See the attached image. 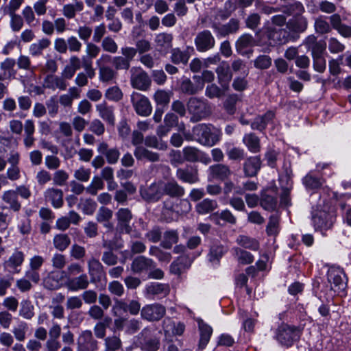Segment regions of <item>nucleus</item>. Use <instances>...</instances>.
<instances>
[{"instance_id":"473e14b6","label":"nucleus","mask_w":351,"mask_h":351,"mask_svg":"<svg viewBox=\"0 0 351 351\" xmlns=\"http://www.w3.org/2000/svg\"><path fill=\"white\" fill-rule=\"evenodd\" d=\"M164 330L165 333L171 332L173 335L180 336L185 330V326L183 323H176L170 319L164 321Z\"/></svg>"},{"instance_id":"864d4df0","label":"nucleus","mask_w":351,"mask_h":351,"mask_svg":"<svg viewBox=\"0 0 351 351\" xmlns=\"http://www.w3.org/2000/svg\"><path fill=\"white\" fill-rule=\"evenodd\" d=\"M24 261V254L20 251H15L6 261L5 264L8 267L16 269L20 266Z\"/></svg>"},{"instance_id":"c85d7f7f","label":"nucleus","mask_w":351,"mask_h":351,"mask_svg":"<svg viewBox=\"0 0 351 351\" xmlns=\"http://www.w3.org/2000/svg\"><path fill=\"white\" fill-rule=\"evenodd\" d=\"M147 294L152 295L166 296L169 294L170 289L168 285L158 282H152L146 286Z\"/></svg>"},{"instance_id":"2eb2a0df","label":"nucleus","mask_w":351,"mask_h":351,"mask_svg":"<svg viewBox=\"0 0 351 351\" xmlns=\"http://www.w3.org/2000/svg\"><path fill=\"white\" fill-rule=\"evenodd\" d=\"M95 108L101 119L110 125H113L114 124L115 117L112 106H108L106 102L104 101L97 104Z\"/></svg>"},{"instance_id":"1a4fd4ad","label":"nucleus","mask_w":351,"mask_h":351,"mask_svg":"<svg viewBox=\"0 0 351 351\" xmlns=\"http://www.w3.org/2000/svg\"><path fill=\"white\" fill-rule=\"evenodd\" d=\"M194 43L198 51L206 52L215 47V39L210 31L203 30L197 34Z\"/></svg>"},{"instance_id":"0e129e2a","label":"nucleus","mask_w":351,"mask_h":351,"mask_svg":"<svg viewBox=\"0 0 351 351\" xmlns=\"http://www.w3.org/2000/svg\"><path fill=\"white\" fill-rule=\"evenodd\" d=\"M180 89L182 93L188 95H195L198 93L193 82L186 77L182 79L180 84Z\"/></svg>"},{"instance_id":"f257e3e1","label":"nucleus","mask_w":351,"mask_h":351,"mask_svg":"<svg viewBox=\"0 0 351 351\" xmlns=\"http://www.w3.org/2000/svg\"><path fill=\"white\" fill-rule=\"evenodd\" d=\"M193 133L197 137V142L204 146L213 147L217 144L221 132L212 125L198 124L193 128Z\"/></svg>"},{"instance_id":"2f4dec72","label":"nucleus","mask_w":351,"mask_h":351,"mask_svg":"<svg viewBox=\"0 0 351 351\" xmlns=\"http://www.w3.org/2000/svg\"><path fill=\"white\" fill-rule=\"evenodd\" d=\"M99 69V80L101 82H110L116 79L117 73L109 66L102 65Z\"/></svg>"},{"instance_id":"6e6552de","label":"nucleus","mask_w":351,"mask_h":351,"mask_svg":"<svg viewBox=\"0 0 351 351\" xmlns=\"http://www.w3.org/2000/svg\"><path fill=\"white\" fill-rule=\"evenodd\" d=\"M165 313V307L158 303L145 305L141 311V317L149 322L158 321Z\"/></svg>"},{"instance_id":"9b49d317","label":"nucleus","mask_w":351,"mask_h":351,"mask_svg":"<svg viewBox=\"0 0 351 351\" xmlns=\"http://www.w3.org/2000/svg\"><path fill=\"white\" fill-rule=\"evenodd\" d=\"M162 186L163 181L154 182L147 189L141 191V195L147 201H158L164 195Z\"/></svg>"},{"instance_id":"6e6d98bb","label":"nucleus","mask_w":351,"mask_h":351,"mask_svg":"<svg viewBox=\"0 0 351 351\" xmlns=\"http://www.w3.org/2000/svg\"><path fill=\"white\" fill-rule=\"evenodd\" d=\"M201 150L195 147L186 146L183 148L182 153L186 160L196 162L198 160V156Z\"/></svg>"},{"instance_id":"cd10ccee","label":"nucleus","mask_w":351,"mask_h":351,"mask_svg":"<svg viewBox=\"0 0 351 351\" xmlns=\"http://www.w3.org/2000/svg\"><path fill=\"white\" fill-rule=\"evenodd\" d=\"M210 219L217 224L220 223V220H223L230 224H235L237 223L236 217L228 209H224L220 212H216L212 214Z\"/></svg>"},{"instance_id":"338daca9","label":"nucleus","mask_w":351,"mask_h":351,"mask_svg":"<svg viewBox=\"0 0 351 351\" xmlns=\"http://www.w3.org/2000/svg\"><path fill=\"white\" fill-rule=\"evenodd\" d=\"M102 49L107 52L115 53L118 50L116 42L110 36L105 37L101 43Z\"/></svg>"},{"instance_id":"7ed1b4c3","label":"nucleus","mask_w":351,"mask_h":351,"mask_svg":"<svg viewBox=\"0 0 351 351\" xmlns=\"http://www.w3.org/2000/svg\"><path fill=\"white\" fill-rule=\"evenodd\" d=\"M328 282L330 285V289L336 294L343 293L346 285L347 279L343 270L339 267H330L327 273Z\"/></svg>"},{"instance_id":"a211bd4d","label":"nucleus","mask_w":351,"mask_h":351,"mask_svg":"<svg viewBox=\"0 0 351 351\" xmlns=\"http://www.w3.org/2000/svg\"><path fill=\"white\" fill-rule=\"evenodd\" d=\"M194 52V48L191 46L186 47L184 51H181L179 48L173 49L171 51V59L175 64H186Z\"/></svg>"},{"instance_id":"a19ab883","label":"nucleus","mask_w":351,"mask_h":351,"mask_svg":"<svg viewBox=\"0 0 351 351\" xmlns=\"http://www.w3.org/2000/svg\"><path fill=\"white\" fill-rule=\"evenodd\" d=\"M288 25L294 32H303L307 28L308 22L304 16H295L289 22Z\"/></svg>"},{"instance_id":"412c9836","label":"nucleus","mask_w":351,"mask_h":351,"mask_svg":"<svg viewBox=\"0 0 351 351\" xmlns=\"http://www.w3.org/2000/svg\"><path fill=\"white\" fill-rule=\"evenodd\" d=\"M261 167V160L259 156H252L247 158L243 169L247 176H255Z\"/></svg>"},{"instance_id":"423d86ee","label":"nucleus","mask_w":351,"mask_h":351,"mask_svg":"<svg viewBox=\"0 0 351 351\" xmlns=\"http://www.w3.org/2000/svg\"><path fill=\"white\" fill-rule=\"evenodd\" d=\"M131 102L138 115L148 117L151 114L152 106L149 99L145 95L134 92L131 95Z\"/></svg>"},{"instance_id":"72a5a7b5","label":"nucleus","mask_w":351,"mask_h":351,"mask_svg":"<svg viewBox=\"0 0 351 351\" xmlns=\"http://www.w3.org/2000/svg\"><path fill=\"white\" fill-rule=\"evenodd\" d=\"M84 9L82 1H76L75 3L65 4L62 8L63 15L70 19L75 16L76 12H81Z\"/></svg>"},{"instance_id":"8fccbe9b","label":"nucleus","mask_w":351,"mask_h":351,"mask_svg":"<svg viewBox=\"0 0 351 351\" xmlns=\"http://www.w3.org/2000/svg\"><path fill=\"white\" fill-rule=\"evenodd\" d=\"M145 145L147 147L158 149L160 150H165L167 148V144L158 139L156 136H147L145 138Z\"/></svg>"},{"instance_id":"c756f323","label":"nucleus","mask_w":351,"mask_h":351,"mask_svg":"<svg viewBox=\"0 0 351 351\" xmlns=\"http://www.w3.org/2000/svg\"><path fill=\"white\" fill-rule=\"evenodd\" d=\"M134 155L137 160L146 159L151 162L159 160L158 154L149 151L142 146H138L134 151Z\"/></svg>"},{"instance_id":"49530a36","label":"nucleus","mask_w":351,"mask_h":351,"mask_svg":"<svg viewBox=\"0 0 351 351\" xmlns=\"http://www.w3.org/2000/svg\"><path fill=\"white\" fill-rule=\"evenodd\" d=\"M97 206L96 202L90 198L81 199L79 204V207L82 209V212L88 215H93Z\"/></svg>"},{"instance_id":"dca6fc26","label":"nucleus","mask_w":351,"mask_h":351,"mask_svg":"<svg viewBox=\"0 0 351 351\" xmlns=\"http://www.w3.org/2000/svg\"><path fill=\"white\" fill-rule=\"evenodd\" d=\"M176 176L180 180L189 184L195 183L199 180L197 170L193 167L178 169Z\"/></svg>"},{"instance_id":"ea45409f","label":"nucleus","mask_w":351,"mask_h":351,"mask_svg":"<svg viewBox=\"0 0 351 351\" xmlns=\"http://www.w3.org/2000/svg\"><path fill=\"white\" fill-rule=\"evenodd\" d=\"M27 330L28 324L23 321H19L16 325L12 328V332L17 341H23L26 339Z\"/></svg>"},{"instance_id":"4d7b16f0","label":"nucleus","mask_w":351,"mask_h":351,"mask_svg":"<svg viewBox=\"0 0 351 351\" xmlns=\"http://www.w3.org/2000/svg\"><path fill=\"white\" fill-rule=\"evenodd\" d=\"M266 231L269 235H276L278 233L279 217L277 214L273 215L269 217Z\"/></svg>"},{"instance_id":"c03bdc74","label":"nucleus","mask_w":351,"mask_h":351,"mask_svg":"<svg viewBox=\"0 0 351 351\" xmlns=\"http://www.w3.org/2000/svg\"><path fill=\"white\" fill-rule=\"evenodd\" d=\"M104 182L102 179L95 176H94L90 183L86 187V192L91 195H96L99 191L104 189Z\"/></svg>"},{"instance_id":"ddd939ff","label":"nucleus","mask_w":351,"mask_h":351,"mask_svg":"<svg viewBox=\"0 0 351 351\" xmlns=\"http://www.w3.org/2000/svg\"><path fill=\"white\" fill-rule=\"evenodd\" d=\"M218 82L223 90L228 89L229 82H230L232 75L230 69L229 64L226 62H223L216 69Z\"/></svg>"},{"instance_id":"de8ad7c7","label":"nucleus","mask_w":351,"mask_h":351,"mask_svg":"<svg viewBox=\"0 0 351 351\" xmlns=\"http://www.w3.org/2000/svg\"><path fill=\"white\" fill-rule=\"evenodd\" d=\"M225 252L224 247L221 245L212 246L208 255L209 261L213 264L218 263Z\"/></svg>"},{"instance_id":"13d9d810","label":"nucleus","mask_w":351,"mask_h":351,"mask_svg":"<svg viewBox=\"0 0 351 351\" xmlns=\"http://www.w3.org/2000/svg\"><path fill=\"white\" fill-rule=\"evenodd\" d=\"M105 97L110 101H119L123 97V93L118 86H112L106 90Z\"/></svg>"},{"instance_id":"4c0bfd02","label":"nucleus","mask_w":351,"mask_h":351,"mask_svg":"<svg viewBox=\"0 0 351 351\" xmlns=\"http://www.w3.org/2000/svg\"><path fill=\"white\" fill-rule=\"evenodd\" d=\"M60 277L58 271H51L44 279L43 284L45 288L49 290L57 289L60 287Z\"/></svg>"},{"instance_id":"0eeeda50","label":"nucleus","mask_w":351,"mask_h":351,"mask_svg":"<svg viewBox=\"0 0 351 351\" xmlns=\"http://www.w3.org/2000/svg\"><path fill=\"white\" fill-rule=\"evenodd\" d=\"M131 72V85L140 90H146L151 84V80L147 73L141 67H132Z\"/></svg>"},{"instance_id":"b1692460","label":"nucleus","mask_w":351,"mask_h":351,"mask_svg":"<svg viewBox=\"0 0 351 351\" xmlns=\"http://www.w3.org/2000/svg\"><path fill=\"white\" fill-rule=\"evenodd\" d=\"M164 195L171 197H181L184 193V189L175 180L163 181Z\"/></svg>"},{"instance_id":"e433bc0d","label":"nucleus","mask_w":351,"mask_h":351,"mask_svg":"<svg viewBox=\"0 0 351 351\" xmlns=\"http://www.w3.org/2000/svg\"><path fill=\"white\" fill-rule=\"evenodd\" d=\"M209 169L214 178L220 180H224L228 178L231 174L228 167L221 164L211 166Z\"/></svg>"},{"instance_id":"4be33fe9","label":"nucleus","mask_w":351,"mask_h":351,"mask_svg":"<svg viewBox=\"0 0 351 351\" xmlns=\"http://www.w3.org/2000/svg\"><path fill=\"white\" fill-rule=\"evenodd\" d=\"M2 200L8 204L9 208L14 212H18L21 208V203L18 199L17 193L14 190L4 191L2 195Z\"/></svg>"},{"instance_id":"aec40b11","label":"nucleus","mask_w":351,"mask_h":351,"mask_svg":"<svg viewBox=\"0 0 351 351\" xmlns=\"http://www.w3.org/2000/svg\"><path fill=\"white\" fill-rule=\"evenodd\" d=\"M44 86L52 90L58 88L64 90L67 87V83L61 76L49 74L44 80Z\"/></svg>"},{"instance_id":"e2e57ef3","label":"nucleus","mask_w":351,"mask_h":351,"mask_svg":"<svg viewBox=\"0 0 351 351\" xmlns=\"http://www.w3.org/2000/svg\"><path fill=\"white\" fill-rule=\"evenodd\" d=\"M314 27L316 32L321 34H326L330 30V25L323 16H319L315 19Z\"/></svg>"},{"instance_id":"3c124183","label":"nucleus","mask_w":351,"mask_h":351,"mask_svg":"<svg viewBox=\"0 0 351 351\" xmlns=\"http://www.w3.org/2000/svg\"><path fill=\"white\" fill-rule=\"evenodd\" d=\"M112 217V212L108 208L101 207L97 214V220L99 222H105L104 226L107 228H112V225L108 221Z\"/></svg>"},{"instance_id":"69168bd1","label":"nucleus","mask_w":351,"mask_h":351,"mask_svg":"<svg viewBox=\"0 0 351 351\" xmlns=\"http://www.w3.org/2000/svg\"><path fill=\"white\" fill-rule=\"evenodd\" d=\"M90 173L91 171L90 169L80 167L74 171L73 176L76 180L80 182H86L90 178Z\"/></svg>"},{"instance_id":"774afa93","label":"nucleus","mask_w":351,"mask_h":351,"mask_svg":"<svg viewBox=\"0 0 351 351\" xmlns=\"http://www.w3.org/2000/svg\"><path fill=\"white\" fill-rule=\"evenodd\" d=\"M106 350L105 351H117L121 345V341L117 337H108L105 340Z\"/></svg>"},{"instance_id":"f03ea898","label":"nucleus","mask_w":351,"mask_h":351,"mask_svg":"<svg viewBox=\"0 0 351 351\" xmlns=\"http://www.w3.org/2000/svg\"><path fill=\"white\" fill-rule=\"evenodd\" d=\"M187 110L191 114V121L198 122L205 119L210 114V108L206 100L198 97H191L187 101Z\"/></svg>"},{"instance_id":"9d476101","label":"nucleus","mask_w":351,"mask_h":351,"mask_svg":"<svg viewBox=\"0 0 351 351\" xmlns=\"http://www.w3.org/2000/svg\"><path fill=\"white\" fill-rule=\"evenodd\" d=\"M77 351H96L97 341L93 338L92 332L86 330L80 335L77 341Z\"/></svg>"},{"instance_id":"f704fd0d","label":"nucleus","mask_w":351,"mask_h":351,"mask_svg":"<svg viewBox=\"0 0 351 351\" xmlns=\"http://www.w3.org/2000/svg\"><path fill=\"white\" fill-rule=\"evenodd\" d=\"M243 141L250 152L257 153L260 152L259 138L254 134L250 133L243 136Z\"/></svg>"},{"instance_id":"393cba45","label":"nucleus","mask_w":351,"mask_h":351,"mask_svg":"<svg viewBox=\"0 0 351 351\" xmlns=\"http://www.w3.org/2000/svg\"><path fill=\"white\" fill-rule=\"evenodd\" d=\"M231 252L239 264L249 265L254 261V256L250 252L239 247H232Z\"/></svg>"},{"instance_id":"f8f14e48","label":"nucleus","mask_w":351,"mask_h":351,"mask_svg":"<svg viewBox=\"0 0 351 351\" xmlns=\"http://www.w3.org/2000/svg\"><path fill=\"white\" fill-rule=\"evenodd\" d=\"M88 277L84 273L77 277H69L65 282V286L68 290L73 292L84 290L88 288Z\"/></svg>"},{"instance_id":"a878e982","label":"nucleus","mask_w":351,"mask_h":351,"mask_svg":"<svg viewBox=\"0 0 351 351\" xmlns=\"http://www.w3.org/2000/svg\"><path fill=\"white\" fill-rule=\"evenodd\" d=\"M217 207L216 200L206 198L196 204L195 210L199 215H204L212 213Z\"/></svg>"},{"instance_id":"5fc2aeb1","label":"nucleus","mask_w":351,"mask_h":351,"mask_svg":"<svg viewBox=\"0 0 351 351\" xmlns=\"http://www.w3.org/2000/svg\"><path fill=\"white\" fill-rule=\"evenodd\" d=\"M171 95L170 91L158 90L154 95V99L158 105L166 106L169 103Z\"/></svg>"},{"instance_id":"a18cd8bd","label":"nucleus","mask_w":351,"mask_h":351,"mask_svg":"<svg viewBox=\"0 0 351 351\" xmlns=\"http://www.w3.org/2000/svg\"><path fill=\"white\" fill-rule=\"evenodd\" d=\"M173 36L171 34L160 33L156 36L154 41L158 47L169 49L172 46Z\"/></svg>"},{"instance_id":"7c9ffc66","label":"nucleus","mask_w":351,"mask_h":351,"mask_svg":"<svg viewBox=\"0 0 351 351\" xmlns=\"http://www.w3.org/2000/svg\"><path fill=\"white\" fill-rule=\"evenodd\" d=\"M254 45V40L253 37L250 34H243L236 42V49L239 53L244 55L247 49Z\"/></svg>"},{"instance_id":"5701e85b","label":"nucleus","mask_w":351,"mask_h":351,"mask_svg":"<svg viewBox=\"0 0 351 351\" xmlns=\"http://www.w3.org/2000/svg\"><path fill=\"white\" fill-rule=\"evenodd\" d=\"M197 322L200 332L199 346L201 349H204L210 339L213 333V328L201 319H198Z\"/></svg>"},{"instance_id":"79ce46f5","label":"nucleus","mask_w":351,"mask_h":351,"mask_svg":"<svg viewBox=\"0 0 351 351\" xmlns=\"http://www.w3.org/2000/svg\"><path fill=\"white\" fill-rule=\"evenodd\" d=\"M212 27L217 29L221 35L226 36L237 31L239 29V22L235 19H231L228 23L222 25L221 27H217L216 24H213Z\"/></svg>"},{"instance_id":"c9c22d12","label":"nucleus","mask_w":351,"mask_h":351,"mask_svg":"<svg viewBox=\"0 0 351 351\" xmlns=\"http://www.w3.org/2000/svg\"><path fill=\"white\" fill-rule=\"evenodd\" d=\"M236 242L239 245L251 250L256 251L259 248L258 241L247 236L239 235Z\"/></svg>"},{"instance_id":"39448f33","label":"nucleus","mask_w":351,"mask_h":351,"mask_svg":"<svg viewBox=\"0 0 351 351\" xmlns=\"http://www.w3.org/2000/svg\"><path fill=\"white\" fill-rule=\"evenodd\" d=\"M299 337V330L287 324L280 326L275 334V339L281 344L291 346Z\"/></svg>"},{"instance_id":"052dcab7","label":"nucleus","mask_w":351,"mask_h":351,"mask_svg":"<svg viewBox=\"0 0 351 351\" xmlns=\"http://www.w3.org/2000/svg\"><path fill=\"white\" fill-rule=\"evenodd\" d=\"M187 261V258L185 256H180L176 261H173L170 267V271L172 274L179 275L182 273L183 269L186 267L185 263Z\"/></svg>"},{"instance_id":"603ef678","label":"nucleus","mask_w":351,"mask_h":351,"mask_svg":"<svg viewBox=\"0 0 351 351\" xmlns=\"http://www.w3.org/2000/svg\"><path fill=\"white\" fill-rule=\"evenodd\" d=\"M53 243L57 250L64 251L69 245L71 240L66 234H60L54 237Z\"/></svg>"},{"instance_id":"58836bf2","label":"nucleus","mask_w":351,"mask_h":351,"mask_svg":"<svg viewBox=\"0 0 351 351\" xmlns=\"http://www.w3.org/2000/svg\"><path fill=\"white\" fill-rule=\"evenodd\" d=\"M51 44V42L47 38H42L38 41L32 43L29 48V53L32 56H38L42 54L43 51L47 48Z\"/></svg>"},{"instance_id":"bf43d9fd","label":"nucleus","mask_w":351,"mask_h":351,"mask_svg":"<svg viewBox=\"0 0 351 351\" xmlns=\"http://www.w3.org/2000/svg\"><path fill=\"white\" fill-rule=\"evenodd\" d=\"M261 206L267 210H274L277 206V199L276 197L264 195L261 199Z\"/></svg>"},{"instance_id":"680f3d73","label":"nucleus","mask_w":351,"mask_h":351,"mask_svg":"<svg viewBox=\"0 0 351 351\" xmlns=\"http://www.w3.org/2000/svg\"><path fill=\"white\" fill-rule=\"evenodd\" d=\"M226 90L223 88H220L215 84H211L208 85L206 88L205 95L210 99L217 97H221Z\"/></svg>"},{"instance_id":"37998d69","label":"nucleus","mask_w":351,"mask_h":351,"mask_svg":"<svg viewBox=\"0 0 351 351\" xmlns=\"http://www.w3.org/2000/svg\"><path fill=\"white\" fill-rule=\"evenodd\" d=\"M34 307L29 300H25L20 304L19 315L25 319H31L34 316Z\"/></svg>"},{"instance_id":"20e7f679","label":"nucleus","mask_w":351,"mask_h":351,"mask_svg":"<svg viewBox=\"0 0 351 351\" xmlns=\"http://www.w3.org/2000/svg\"><path fill=\"white\" fill-rule=\"evenodd\" d=\"M117 218V230L121 233H126L134 237H139L140 233L133 232L130 226L132 214L128 208H121L116 213Z\"/></svg>"},{"instance_id":"6ab92c4d","label":"nucleus","mask_w":351,"mask_h":351,"mask_svg":"<svg viewBox=\"0 0 351 351\" xmlns=\"http://www.w3.org/2000/svg\"><path fill=\"white\" fill-rule=\"evenodd\" d=\"M313 223L316 229L329 228L332 224V216L324 211H319L313 215Z\"/></svg>"},{"instance_id":"4468645a","label":"nucleus","mask_w":351,"mask_h":351,"mask_svg":"<svg viewBox=\"0 0 351 351\" xmlns=\"http://www.w3.org/2000/svg\"><path fill=\"white\" fill-rule=\"evenodd\" d=\"M44 196L47 202H50L56 208H59L63 205V192L61 189L53 187L47 189Z\"/></svg>"},{"instance_id":"f3484780","label":"nucleus","mask_w":351,"mask_h":351,"mask_svg":"<svg viewBox=\"0 0 351 351\" xmlns=\"http://www.w3.org/2000/svg\"><path fill=\"white\" fill-rule=\"evenodd\" d=\"M154 267V262L152 259L143 256H138L134 259L131 265V269L134 273L139 274L147 271Z\"/></svg>"},{"instance_id":"09e8293b","label":"nucleus","mask_w":351,"mask_h":351,"mask_svg":"<svg viewBox=\"0 0 351 351\" xmlns=\"http://www.w3.org/2000/svg\"><path fill=\"white\" fill-rule=\"evenodd\" d=\"M178 240V234L176 230L166 231L163 236L162 246L165 248L169 249L173 244L176 243Z\"/></svg>"},{"instance_id":"bb28decb","label":"nucleus","mask_w":351,"mask_h":351,"mask_svg":"<svg viewBox=\"0 0 351 351\" xmlns=\"http://www.w3.org/2000/svg\"><path fill=\"white\" fill-rule=\"evenodd\" d=\"M274 118V113L272 111H268L263 115L256 117L251 123V128L252 130L263 131Z\"/></svg>"}]
</instances>
